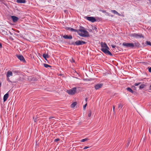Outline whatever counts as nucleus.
Here are the masks:
<instances>
[{
  "instance_id": "obj_1",
  "label": "nucleus",
  "mask_w": 151,
  "mask_h": 151,
  "mask_svg": "<svg viewBox=\"0 0 151 151\" xmlns=\"http://www.w3.org/2000/svg\"><path fill=\"white\" fill-rule=\"evenodd\" d=\"M67 29L71 32H76L81 37H89L88 32L86 30L85 28L81 26H80L79 29L77 30L71 27H68Z\"/></svg>"
},
{
  "instance_id": "obj_2",
  "label": "nucleus",
  "mask_w": 151,
  "mask_h": 151,
  "mask_svg": "<svg viewBox=\"0 0 151 151\" xmlns=\"http://www.w3.org/2000/svg\"><path fill=\"white\" fill-rule=\"evenodd\" d=\"M101 50L103 52L106 54L112 56V54L109 50V48L105 43L101 42Z\"/></svg>"
},
{
  "instance_id": "obj_3",
  "label": "nucleus",
  "mask_w": 151,
  "mask_h": 151,
  "mask_svg": "<svg viewBox=\"0 0 151 151\" xmlns=\"http://www.w3.org/2000/svg\"><path fill=\"white\" fill-rule=\"evenodd\" d=\"M77 88L76 87L73 88L71 89L67 90L66 92L69 95H73L76 92Z\"/></svg>"
},
{
  "instance_id": "obj_4",
  "label": "nucleus",
  "mask_w": 151,
  "mask_h": 151,
  "mask_svg": "<svg viewBox=\"0 0 151 151\" xmlns=\"http://www.w3.org/2000/svg\"><path fill=\"white\" fill-rule=\"evenodd\" d=\"M86 42L82 40H77L75 42H73L71 44V45H76L77 46H78L86 44Z\"/></svg>"
},
{
  "instance_id": "obj_5",
  "label": "nucleus",
  "mask_w": 151,
  "mask_h": 151,
  "mask_svg": "<svg viewBox=\"0 0 151 151\" xmlns=\"http://www.w3.org/2000/svg\"><path fill=\"white\" fill-rule=\"evenodd\" d=\"M131 36L133 37L137 38H143L144 36L141 34H137L136 33L132 34L131 35Z\"/></svg>"
},
{
  "instance_id": "obj_6",
  "label": "nucleus",
  "mask_w": 151,
  "mask_h": 151,
  "mask_svg": "<svg viewBox=\"0 0 151 151\" xmlns=\"http://www.w3.org/2000/svg\"><path fill=\"white\" fill-rule=\"evenodd\" d=\"M122 45L127 47H129L130 48H134V44L133 43H126L124 42L122 43Z\"/></svg>"
},
{
  "instance_id": "obj_7",
  "label": "nucleus",
  "mask_w": 151,
  "mask_h": 151,
  "mask_svg": "<svg viewBox=\"0 0 151 151\" xmlns=\"http://www.w3.org/2000/svg\"><path fill=\"white\" fill-rule=\"evenodd\" d=\"M16 56L21 61L24 63H26V62L24 58L22 55H17Z\"/></svg>"
},
{
  "instance_id": "obj_8",
  "label": "nucleus",
  "mask_w": 151,
  "mask_h": 151,
  "mask_svg": "<svg viewBox=\"0 0 151 151\" xmlns=\"http://www.w3.org/2000/svg\"><path fill=\"white\" fill-rule=\"evenodd\" d=\"M86 19L92 22H94L96 21V19L93 17H86Z\"/></svg>"
},
{
  "instance_id": "obj_9",
  "label": "nucleus",
  "mask_w": 151,
  "mask_h": 151,
  "mask_svg": "<svg viewBox=\"0 0 151 151\" xmlns=\"http://www.w3.org/2000/svg\"><path fill=\"white\" fill-rule=\"evenodd\" d=\"M103 85V83H97L95 86V89L96 90L99 89V88H102Z\"/></svg>"
},
{
  "instance_id": "obj_10",
  "label": "nucleus",
  "mask_w": 151,
  "mask_h": 151,
  "mask_svg": "<svg viewBox=\"0 0 151 151\" xmlns=\"http://www.w3.org/2000/svg\"><path fill=\"white\" fill-rule=\"evenodd\" d=\"M11 17L12 20L14 22H17L19 19V18L18 17L15 16H12Z\"/></svg>"
},
{
  "instance_id": "obj_11",
  "label": "nucleus",
  "mask_w": 151,
  "mask_h": 151,
  "mask_svg": "<svg viewBox=\"0 0 151 151\" xmlns=\"http://www.w3.org/2000/svg\"><path fill=\"white\" fill-rule=\"evenodd\" d=\"M63 37L65 39H72V37L71 35L68 36L67 35H65L63 36Z\"/></svg>"
},
{
  "instance_id": "obj_12",
  "label": "nucleus",
  "mask_w": 151,
  "mask_h": 151,
  "mask_svg": "<svg viewBox=\"0 0 151 151\" xmlns=\"http://www.w3.org/2000/svg\"><path fill=\"white\" fill-rule=\"evenodd\" d=\"M13 76V73L12 71H8L7 72L6 74L7 77H9L10 76Z\"/></svg>"
},
{
  "instance_id": "obj_13",
  "label": "nucleus",
  "mask_w": 151,
  "mask_h": 151,
  "mask_svg": "<svg viewBox=\"0 0 151 151\" xmlns=\"http://www.w3.org/2000/svg\"><path fill=\"white\" fill-rule=\"evenodd\" d=\"M134 48H135L136 47H140V44L138 42H137L134 44Z\"/></svg>"
},
{
  "instance_id": "obj_14",
  "label": "nucleus",
  "mask_w": 151,
  "mask_h": 151,
  "mask_svg": "<svg viewBox=\"0 0 151 151\" xmlns=\"http://www.w3.org/2000/svg\"><path fill=\"white\" fill-rule=\"evenodd\" d=\"M9 96V94L8 93L5 94L4 96L3 100L4 102L6 100Z\"/></svg>"
},
{
  "instance_id": "obj_15",
  "label": "nucleus",
  "mask_w": 151,
  "mask_h": 151,
  "mask_svg": "<svg viewBox=\"0 0 151 151\" xmlns=\"http://www.w3.org/2000/svg\"><path fill=\"white\" fill-rule=\"evenodd\" d=\"M17 2L19 3H25L26 1L25 0H17Z\"/></svg>"
},
{
  "instance_id": "obj_16",
  "label": "nucleus",
  "mask_w": 151,
  "mask_h": 151,
  "mask_svg": "<svg viewBox=\"0 0 151 151\" xmlns=\"http://www.w3.org/2000/svg\"><path fill=\"white\" fill-rule=\"evenodd\" d=\"M43 57L46 60H47V58H48L49 56L47 54H43Z\"/></svg>"
},
{
  "instance_id": "obj_17",
  "label": "nucleus",
  "mask_w": 151,
  "mask_h": 151,
  "mask_svg": "<svg viewBox=\"0 0 151 151\" xmlns=\"http://www.w3.org/2000/svg\"><path fill=\"white\" fill-rule=\"evenodd\" d=\"M127 91L132 93H134V91L132 90V89L129 87H128L127 88Z\"/></svg>"
},
{
  "instance_id": "obj_18",
  "label": "nucleus",
  "mask_w": 151,
  "mask_h": 151,
  "mask_svg": "<svg viewBox=\"0 0 151 151\" xmlns=\"http://www.w3.org/2000/svg\"><path fill=\"white\" fill-rule=\"evenodd\" d=\"M146 86V85L144 84H141L139 87V89H141L144 88Z\"/></svg>"
},
{
  "instance_id": "obj_19",
  "label": "nucleus",
  "mask_w": 151,
  "mask_h": 151,
  "mask_svg": "<svg viewBox=\"0 0 151 151\" xmlns=\"http://www.w3.org/2000/svg\"><path fill=\"white\" fill-rule=\"evenodd\" d=\"M77 104V102H76L73 103L71 105V107L72 108H74L76 106Z\"/></svg>"
},
{
  "instance_id": "obj_20",
  "label": "nucleus",
  "mask_w": 151,
  "mask_h": 151,
  "mask_svg": "<svg viewBox=\"0 0 151 151\" xmlns=\"http://www.w3.org/2000/svg\"><path fill=\"white\" fill-rule=\"evenodd\" d=\"M44 66L46 68H47L48 67H51L52 66L47 64L45 63L44 64Z\"/></svg>"
},
{
  "instance_id": "obj_21",
  "label": "nucleus",
  "mask_w": 151,
  "mask_h": 151,
  "mask_svg": "<svg viewBox=\"0 0 151 151\" xmlns=\"http://www.w3.org/2000/svg\"><path fill=\"white\" fill-rule=\"evenodd\" d=\"M88 139H89L88 138H85V139H83L81 140V142H84L85 141H87V140H88Z\"/></svg>"
},
{
  "instance_id": "obj_22",
  "label": "nucleus",
  "mask_w": 151,
  "mask_h": 151,
  "mask_svg": "<svg viewBox=\"0 0 151 151\" xmlns=\"http://www.w3.org/2000/svg\"><path fill=\"white\" fill-rule=\"evenodd\" d=\"M92 29L93 30H95L96 32H97L98 31L97 28L95 26L93 27H92Z\"/></svg>"
},
{
  "instance_id": "obj_23",
  "label": "nucleus",
  "mask_w": 151,
  "mask_h": 151,
  "mask_svg": "<svg viewBox=\"0 0 151 151\" xmlns=\"http://www.w3.org/2000/svg\"><path fill=\"white\" fill-rule=\"evenodd\" d=\"M146 44L148 45L151 46V42L149 41H147L146 42Z\"/></svg>"
},
{
  "instance_id": "obj_24",
  "label": "nucleus",
  "mask_w": 151,
  "mask_h": 151,
  "mask_svg": "<svg viewBox=\"0 0 151 151\" xmlns=\"http://www.w3.org/2000/svg\"><path fill=\"white\" fill-rule=\"evenodd\" d=\"M123 106V105L122 104H120L118 105V108H122Z\"/></svg>"
},
{
  "instance_id": "obj_25",
  "label": "nucleus",
  "mask_w": 151,
  "mask_h": 151,
  "mask_svg": "<svg viewBox=\"0 0 151 151\" xmlns=\"http://www.w3.org/2000/svg\"><path fill=\"white\" fill-rule=\"evenodd\" d=\"M111 12L114 14H117V12L115 10H111Z\"/></svg>"
},
{
  "instance_id": "obj_26",
  "label": "nucleus",
  "mask_w": 151,
  "mask_h": 151,
  "mask_svg": "<svg viewBox=\"0 0 151 151\" xmlns=\"http://www.w3.org/2000/svg\"><path fill=\"white\" fill-rule=\"evenodd\" d=\"M99 11L103 13H106V11L105 10H100Z\"/></svg>"
},
{
  "instance_id": "obj_27",
  "label": "nucleus",
  "mask_w": 151,
  "mask_h": 151,
  "mask_svg": "<svg viewBox=\"0 0 151 151\" xmlns=\"http://www.w3.org/2000/svg\"><path fill=\"white\" fill-rule=\"evenodd\" d=\"M141 82H139V83H135L134 84V86H137L141 84Z\"/></svg>"
},
{
  "instance_id": "obj_28",
  "label": "nucleus",
  "mask_w": 151,
  "mask_h": 151,
  "mask_svg": "<svg viewBox=\"0 0 151 151\" xmlns=\"http://www.w3.org/2000/svg\"><path fill=\"white\" fill-rule=\"evenodd\" d=\"M91 111H89V113L88 114V116L89 117H90L91 116Z\"/></svg>"
},
{
  "instance_id": "obj_29",
  "label": "nucleus",
  "mask_w": 151,
  "mask_h": 151,
  "mask_svg": "<svg viewBox=\"0 0 151 151\" xmlns=\"http://www.w3.org/2000/svg\"><path fill=\"white\" fill-rule=\"evenodd\" d=\"M60 140V139H59V138H57V139H55L54 140V142H58V141H59V140Z\"/></svg>"
},
{
  "instance_id": "obj_30",
  "label": "nucleus",
  "mask_w": 151,
  "mask_h": 151,
  "mask_svg": "<svg viewBox=\"0 0 151 151\" xmlns=\"http://www.w3.org/2000/svg\"><path fill=\"white\" fill-rule=\"evenodd\" d=\"M87 104L86 103L85 105H84L83 106V109H86V108L87 106Z\"/></svg>"
},
{
  "instance_id": "obj_31",
  "label": "nucleus",
  "mask_w": 151,
  "mask_h": 151,
  "mask_svg": "<svg viewBox=\"0 0 151 151\" xmlns=\"http://www.w3.org/2000/svg\"><path fill=\"white\" fill-rule=\"evenodd\" d=\"M7 80L9 82H12L10 80L9 77H7Z\"/></svg>"
},
{
  "instance_id": "obj_32",
  "label": "nucleus",
  "mask_w": 151,
  "mask_h": 151,
  "mask_svg": "<svg viewBox=\"0 0 151 151\" xmlns=\"http://www.w3.org/2000/svg\"><path fill=\"white\" fill-rule=\"evenodd\" d=\"M111 46L113 48H115L116 46L114 45H111Z\"/></svg>"
},
{
  "instance_id": "obj_33",
  "label": "nucleus",
  "mask_w": 151,
  "mask_h": 151,
  "mask_svg": "<svg viewBox=\"0 0 151 151\" xmlns=\"http://www.w3.org/2000/svg\"><path fill=\"white\" fill-rule=\"evenodd\" d=\"M89 147L86 146V147H84V148H83V149L85 150L86 149L88 148Z\"/></svg>"
},
{
  "instance_id": "obj_34",
  "label": "nucleus",
  "mask_w": 151,
  "mask_h": 151,
  "mask_svg": "<svg viewBox=\"0 0 151 151\" xmlns=\"http://www.w3.org/2000/svg\"><path fill=\"white\" fill-rule=\"evenodd\" d=\"M131 140L130 139H129L128 141V142L127 143V145H129V144Z\"/></svg>"
},
{
  "instance_id": "obj_35",
  "label": "nucleus",
  "mask_w": 151,
  "mask_h": 151,
  "mask_svg": "<svg viewBox=\"0 0 151 151\" xmlns=\"http://www.w3.org/2000/svg\"><path fill=\"white\" fill-rule=\"evenodd\" d=\"M149 68V72L151 73V68Z\"/></svg>"
},
{
  "instance_id": "obj_36",
  "label": "nucleus",
  "mask_w": 151,
  "mask_h": 151,
  "mask_svg": "<svg viewBox=\"0 0 151 151\" xmlns=\"http://www.w3.org/2000/svg\"><path fill=\"white\" fill-rule=\"evenodd\" d=\"M72 63H74L75 62V60L74 59H73V58H72V61H71Z\"/></svg>"
},
{
  "instance_id": "obj_37",
  "label": "nucleus",
  "mask_w": 151,
  "mask_h": 151,
  "mask_svg": "<svg viewBox=\"0 0 151 151\" xmlns=\"http://www.w3.org/2000/svg\"><path fill=\"white\" fill-rule=\"evenodd\" d=\"M132 88L133 89H136V87L134 86H132Z\"/></svg>"
},
{
  "instance_id": "obj_38",
  "label": "nucleus",
  "mask_w": 151,
  "mask_h": 151,
  "mask_svg": "<svg viewBox=\"0 0 151 151\" xmlns=\"http://www.w3.org/2000/svg\"><path fill=\"white\" fill-rule=\"evenodd\" d=\"M2 45L1 43L0 42V48H1L2 47Z\"/></svg>"
},
{
  "instance_id": "obj_39",
  "label": "nucleus",
  "mask_w": 151,
  "mask_h": 151,
  "mask_svg": "<svg viewBox=\"0 0 151 151\" xmlns=\"http://www.w3.org/2000/svg\"><path fill=\"white\" fill-rule=\"evenodd\" d=\"M117 14L119 16H121V15L119 13H118V12H117Z\"/></svg>"
},
{
  "instance_id": "obj_40",
  "label": "nucleus",
  "mask_w": 151,
  "mask_h": 151,
  "mask_svg": "<svg viewBox=\"0 0 151 151\" xmlns=\"http://www.w3.org/2000/svg\"><path fill=\"white\" fill-rule=\"evenodd\" d=\"M54 118L53 116H50L49 117V119H51Z\"/></svg>"
},
{
  "instance_id": "obj_41",
  "label": "nucleus",
  "mask_w": 151,
  "mask_h": 151,
  "mask_svg": "<svg viewBox=\"0 0 151 151\" xmlns=\"http://www.w3.org/2000/svg\"><path fill=\"white\" fill-rule=\"evenodd\" d=\"M114 109H115V106H113V111H114Z\"/></svg>"
},
{
  "instance_id": "obj_42",
  "label": "nucleus",
  "mask_w": 151,
  "mask_h": 151,
  "mask_svg": "<svg viewBox=\"0 0 151 151\" xmlns=\"http://www.w3.org/2000/svg\"><path fill=\"white\" fill-rule=\"evenodd\" d=\"M149 132L151 134V131L150 128L149 129Z\"/></svg>"
},
{
  "instance_id": "obj_43",
  "label": "nucleus",
  "mask_w": 151,
  "mask_h": 151,
  "mask_svg": "<svg viewBox=\"0 0 151 151\" xmlns=\"http://www.w3.org/2000/svg\"><path fill=\"white\" fill-rule=\"evenodd\" d=\"M85 99V101L86 102L87 101V98H86Z\"/></svg>"
},
{
  "instance_id": "obj_44",
  "label": "nucleus",
  "mask_w": 151,
  "mask_h": 151,
  "mask_svg": "<svg viewBox=\"0 0 151 151\" xmlns=\"http://www.w3.org/2000/svg\"><path fill=\"white\" fill-rule=\"evenodd\" d=\"M89 32H92V29H90L89 30Z\"/></svg>"
},
{
  "instance_id": "obj_45",
  "label": "nucleus",
  "mask_w": 151,
  "mask_h": 151,
  "mask_svg": "<svg viewBox=\"0 0 151 151\" xmlns=\"http://www.w3.org/2000/svg\"><path fill=\"white\" fill-rule=\"evenodd\" d=\"M1 82H0V87H1Z\"/></svg>"
},
{
  "instance_id": "obj_46",
  "label": "nucleus",
  "mask_w": 151,
  "mask_h": 151,
  "mask_svg": "<svg viewBox=\"0 0 151 151\" xmlns=\"http://www.w3.org/2000/svg\"><path fill=\"white\" fill-rule=\"evenodd\" d=\"M18 32H19V31H18Z\"/></svg>"
}]
</instances>
